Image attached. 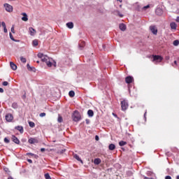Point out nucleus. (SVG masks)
<instances>
[{
    "mask_svg": "<svg viewBox=\"0 0 179 179\" xmlns=\"http://www.w3.org/2000/svg\"><path fill=\"white\" fill-rule=\"evenodd\" d=\"M38 58H40L41 59L42 62H45V64H46L47 66H48V68H51V66H52V65L55 66V68H57V62L55 61L52 60V59H50V57H48V56L44 55V54H43V53H38Z\"/></svg>",
    "mask_w": 179,
    "mask_h": 179,
    "instance_id": "1",
    "label": "nucleus"
},
{
    "mask_svg": "<svg viewBox=\"0 0 179 179\" xmlns=\"http://www.w3.org/2000/svg\"><path fill=\"white\" fill-rule=\"evenodd\" d=\"M72 120L75 122H78L82 120V117L80 116V113L78 110H75L72 115Z\"/></svg>",
    "mask_w": 179,
    "mask_h": 179,
    "instance_id": "2",
    "label": "nucleus"
},
{
    "mask_svg": "<svg viewBox=\"0 0 179 179\" xmlns=\"http://www.w3.org/2000/svg\"><path fill=\"white\" fill-rule=\"evenodd\" d=\"M120 104L122 111H125L126 110L128 109L129 105L127 100L124 99L123 101H121Z\"/></svg>",
    "mask_w": 179,
    "mask_h": 179,
    "instance_id": "3",
    "label": "nucleus"
},
{
    "mask_svg": "<svg viewBox=\"0 0 179 179\" xmlns=\"http://www.w3.org/2000/svg\"><path fill=\"white\" fill-rule=\"evenodd\" d=\"M152 62H162L163 61V57L160 55H152Z\"/></svg>",
    "mask_w": 179,
    "mask_h": 179,
    "instance_id": "4",
    "label": "nucleus"
},
{
    "mask_svg": "<svg viewBox=\"0 0 179 179\" xmlns=\"http://www.w3.org/2000/svg\"><path fill=\"white\" fill-rule=\"evenodd\" d=\"M3 6L6 10V12H9L10 13L11 12H13V6H12L9 3H4Z\"/></svg>",
    "mask_w": 179,
    "mask_h": 179,
    "instance_id": "5",
    "label": "nucleus"
},
{
    "mask_svg": "<svg viewBox=\"0 0 179 179\" xmlns=\"http://www.w3.org/2000/svg\"><path fill=\"white\" fill-rule=\"evenodd\" d=\"M28 142L30 143V145H34L36 143H38L40 141L36 137V138H30L28 140Z\"/></svg>",
    "mask_w": 179,
    "mask_h": 179,
    "instance_id": "6",
    "label": "nucleus"
},
{
    "mask_svg": "<svg viewBox=\"0 0 179 179\" xmlns=\"http://www.w3.org/2000/svg\"><path fill=\"white\" fill-rule=\"evenodd\" d=\"M6 120L8 122H12L13 121V115L10 113L7 114L6 115Z\"/></svg>",
    "mask_w": 179,
    "mask_h": 179,
    "instance_id": "7",
    "label": "nucleus"
},
{
    "mask_svg": "<svg viewBox=\"0 0 179 179\" xmlns=\"http://www.w3.org/2000/svg\"><path fill=\"white\" fill-rule=\"evenodd\" d=\"M125 82H126V83H127L129 85V83H132V82H134V77H132L131 76L126 77Z\"/></svg>",
    "mask_w": 179,
    "mask_h": 179,
    "instance_id": "8",
    "label": "nucleus"
},
{
    "mask_svg": "<svg viewBox=\"0 0 179 179\" xmlns=\"http://www.w3.org/2000/svg\"><path fill=\"white\" fill-rule=\"evenodd\" d=\"M150 31H151L153 34H155V35L157 34V28H156V27H155V26H150Z\"/></svg>",
    "mask_w": 179,
    "mask_h": 179,
    "instance_id": "9",
    "label": "nucleus"
},
{
    "mask_svg": "<svg viewBox=\"0 0 179 179\" xmlns=\"http://www.w3.org/2000/svg\"><path fill=\"white\" fill-rule=\"evenodd\" d=\"M12 141L14 142V143H16V145L20 144V141H19V138H17L16 136H12Z\"/></svg>",
    "mask_w": 179,
    "mask_h": 179,
    "instance_id": "10",
    "label": "nucleus"
},
{
    "mask_svg": "<svg viewBox=\"0 0 179 179\" xmlns=\"http://www.w3.org/2000/svg\"><path fill=\"white\" fill-rule=\"evenodd\" d=\"M29 31L30 36H36V34L37 33L36 29H34L33 27H29Z\"/></svg>",
    "mask_w": 179,
    "mask_h": 179,
    "instance_id": "11",
    "label": "nucleus"
},
{
    "mask_svg": "<svg viewBox=\"0 0 179 179\" xmlns=\"http://www.w3.org/2000/svg\"><path fill=\"white\" fill-rule=\"evenodd\" d=\"M155 13L158 16H162V15H163V10L160 8H158L156 9Z\"/></svg>",
    "mask_w": 179,
    "mask_h": 179,
    "instance_id": "12",
    "label": "nucleus"
},
{
    "mask_svg": "<svg viewBox=\"0 0 179 179\" xmlns=\"http://www.w3.org/2000/svg\"><path fill=\"white\" fill-rule=\"evenodd\" d=\"M21 15L23 16L22 17V20L23 22H27V20H29V18L27 17V14L26 13H22Z\"/></svg>",
    "mask_w": 179,
    "mask_h": 179,
    "instance_id": "13",
    "label": "nucleus"
},
{
    "mask_svg": "<svg viewBox=\"0 0 179 179\" xmlns=\"http://www.w3.org/2000/svg\"><path fill=\"white\" fill-rule=\"evenodd\" d=\"M15 129H17V131H19L20 134H23L24 132V129H23V127L22 126H17L15 127Z\"/></svg>",
    "mask_w": 179,
    "mask_h": 179,
    "instance_id": "14",
    "label": "nucleus"
},
{
    "mask_svg": "<svg viewBox=\"0 0 179 179\" xmlns=\"http://www.w3.org/2000/svg\"><path fill=\"white\" fill-rule=\"evenodd\" d=\"M10 66L13 71H16L17 69V66H16V64H15V63H13V62H10Z\"/></svg>",
    "mask_w": 179,
    "mask_h": 179,
    "instance_id": "15",
    "label": "nucleus"
},
{
    "mask_svg": "<svg viewBox=\"0 0 179 179\" xmlns=\"http://www.w3.org/2000/svg\"><path fill=\"white\" fill-rule=\"evenodd\" d=\"M170 26L172 30H177V24L176 22H171Z\"/></svg>",
    "mask_w": 179,
    "mask_h": 179,
    "instance_id": "16",
    "label": "nucleus"
},
{
    "mask_svg": "<svg viewBox=\"0 0 179 179\" xmlns=\"http://www.w3.org/2000/svg\"><path fill=\"white\" fill-rule=\"evenodd\" d=\"M119 27L120 30H122V31H125V30H127V25H125L124 24H120Z\"/></svg>",
    "mask_w": 179,
    "mask_h": 179,
    "instance_id": "17",
    "label": "nucleus"
},
{
    "mask_svg": "<svg viewBox=\"0 0 179 179\" xmlns=\"http://www.w3.org/2000/svg\"><path fill=\"white\" fill-rule=\"evenodd\" d=\"M73 157H74V159L78 160V162H80V163L83 164V161L82 160V159H80V157H78V155L77 154L74 155Z\"/></svg>",
    "mask_w": 179,
    "mask_h": 179,
    "instance_id": "18",
    "label": "nucleus"
},
{
    "mask_svg": "<svg viewBox=\"0 0 179 179\" xmlns=\"http://www.w3.org/2000/svg\"><path fill=\"white\" fill-rule=\"evenodd\" d=\"M85 45H86V43H85V41H81L79 43L80 50H83V48H85Z\"/></svg>",
    "mask_w": 179,
    "mask_h": 179,
    "instance_id": "19",
    "label": "nucleus"
},
{
    "mask_svg": "<svg viewBox=\"0 0 179 179\" xmlns=\"http://www.w3.org/2000/svg\"><path fill=\"white\" fill-rule=\"evenodd\" d=\"M87 115L89 117H93L94 115V112H93V110H88L87 111Z\"/></svg>",
    "mask_w": 179,
    "mask_h": 179,
    "instance_id": "20",
    "label": "nucleus"
},
{
    "mask_svg": "<svg viewBox=\"0 0 179 179\" xmlns=\"http://www.w3.org/2000/svg\"><path fill=\"white\" fill-rule=\"evenodd\" d=\"M94 163L96 165H99L100 163H101V159L100 158H96L94 160Z\"/></svg>",
    "mask_w": 179,
    "mask_h": 179,
    "instance_id": "21",
    "label": "nucleus"
},
{
    "mask_svg": "<svg viewBox=\"0 0 179 179\" xmlns=\"http://www.w3.org/2000/svg\"><path fill=\"white\" fill-rule=\"evenodd\" d=\"M66 26L69 29H73V22H68Z\"/></svg>",
    "mask_w": 179,
    "mask_h": 179,
    "instance_id": "22",
    "label": "nucleus"
},
{
    "mask_svg": "<svg viewBox=\"0 0 179 179\" xmlns=\"http://www.w3.org/2000/svg\"><path fill=\"white\" fill-rule=\"evenodd\" d=\"M109 150H114L115 149V145L114 144H110L108 146Z\"/></svg>",
    "mask_w": 179,
    "mask_h": 179,
    "instance_id": "23",
    "label": "nucleus"
},
{
    "mask_svg": "<svg viewBox=\"0 0 179 179\" xmlns=\"http://www.w3.org/2000/svg\"><path fill=\"white\" fill-rule=\"evenodd\" d=\"M32 44L34 45V47H37V45H38V40L35 39L33 41Z\"/></svg>",
    "mask_w": 179,
    "mask_h": 179,
    "instance_id": "24",
    "label": "nucleus"
},
{
    "mask_svg": "<svg viewBox=\"0 0 179 179\" xmlns=\"http://www.w3.org/2000/svg\"><path fill=\"white\" fill-rule=\"evenodd\" d=\"M69 96L70 97H75V91L71 90L69 92Z\"/></svg>",
    "mask_w": 179,
    "mask_h": 179,
    "instance_id": "25",
    "label": "nucleus"
},
{
    "mask_svg": "<svg viewBox=\"0 0 179 179\" xmlns=\"http://www.w3.org/2000/svg\"><path fill=\"white\" fill-rule=\"evenodd\" d=\"M127 145V142L124 141H120L119 142V146H125Z\"/></svg>",
    "mask_w": 179,
    "mask_h": 179,
    "instance_id": "26",
    "label": "nucleus"
},
{
    "mask_svg": "<svg viewBox=\"0 0 179 179\" xmlns=\"http://www.w3.org/2000/svg\"><path fill=\"white\" fill-rule=\"evenodd\" d=\"M29 125L31 128H34L36 127V124L34 122H29Z\"/></svg>",
    "mask_w": 179,
    "mask_h": 179,
    "instance_id": "27",
    "label": "nucleus"
},
{
    "mask_svg": "<svg viewBox=\"0 0 179 179\" xmlns=\"http://www.w3.org/2000/svg\"><path fill=\"white\" fill-rule=\"evenodd\" d=\"M20 61H21V62H23V64H26L27 60L26 59V58H24L23 57H20Z\"/></svg>",
    "mask_w": 179,
    "mask_h": 179,
    "instance_id": "28",
    "label": "nucleus"
},
{
    "mask_svg": "<svg viewBox=\"0 0 179 179\" xmlns=\"http://www.w3.org/2000/svg\"><path fill=\"white\" fill-rule=\"evenodd\" d=\"M45 179H52V178H51V176H50L49 173H45Z\"/></svg>",
    "mask_w": 179,
    "mask_h": 179,
    "instance_id": "29",
    "label": "nucleus"
},
{
    "mask_svg": "<svg viewBox=\"0 0 179 179\" xmlns=\"http://www.w3.org/2000/svg\"><path fill=\"white\" fill-rule=\"evenodd\" d=\"M173 45H175V46L178 45V44H179V41H178V40L174 41L173 43Z\"/></svg>",
    "mask_w": 179,
    "mask_h": 179,
    "instance_id": "30",
    "label": "nucleus"
},
{
    "mask_svg": "<svg viewBox=\"0 0 179 179\" xmlns=\"http://www.w3.org/2000/svg\"><path fill=\"white\" fill-rule=\"evenodd\" d=\"M58 122H62L63 119L62 116H59L57 119Z\"/></svg>",
    "mask_w": 179,
    "mask_h": 179,
    "instance_id": "31",
    "label": "nucleus"
},
{
    "mask_svg": "<svg viewBox=\"0 0 179 179\" xmlns=\"http://www.w3.org/2000/svg\"><path fill=\"white\" fill-rule=\"evenodd\" d=\"M10 38L13 40V41H15V38H13V35H12V33H9Z\"/></svg>",
    "mask_w": 179,
    "mask_h": 179,
    "instance_id": "32",
    "label": "nucleus"
},
{
    "mask_svg": "<svg viewBox=\"0 0 179 179\" xmlns=\"http://www.w3.org/2000/svg\"><path fill=\"white\" fill-rule=\"evenodd\" d=\"M3 86H8V85H9V83H8V81H4L2 83Z\"/></svg>",
    "mask_w": 179,
    "mask_h": 179,
    "instance_id": "33",
    "label": "nucleus"
},
{
    "mask_svg": "<svg viewBox=\"0 0 179 179\" xmlns=\"http://www.w3.org/2000/svg\"><path fill=\"white\" fill-rule=\"evenodd\" d=\"M12 107H13V108H17V103H13L12 104Z\"/></svg>",
    "mask_w": 179,
    "mask_h": 179,
    "instance_id": "34",
    "label": "nucleus"
},
{
    "mask_svg": "<svg viewBox=\"0 0 179 179\" xmlns=\"http://www.w3.org/2000/svg\"><path fill=\"white\" fill-rule=\"evenodd\" d=\"M4 142H5V143H9L10 142V141H9V140L8 139V138H4Z\"/></svg>",
    "mask_w": 179,
    "mask_h": 179,
    "instance_id": "35",
    "label": "nucleus"
},
{
    "mask_svg": "<svg viewBox=\"0 0 179 179\" xmlns=\"http://www.w3.org/2000/svg\"><path fill=\"white\" fill-rule=\"evenodd\" d=\"M11 31L15 34V25H13L11 27Z\"/></svg>",
    "mask_w": 179,
    "mask_h": 179,
    "instance_id": "36",
    "label": "nucleus"
},
{
    "mask_svg": "<svg viewBox=\"0 0 179 179\" xmlns=\"http://www.w3.org/2000/svg\"><path fill=\"white\" fill-rule=\"evenodd\" d=\"M39 117H45V113H40Z\"/></svg>",
    "mask_w": 179,
    "mask_h": 179,
    "instance_id": "37",
    "label": "nucleus"
},
{
    "mask_svg": "<svg viewBox=\"0 0 179 179\" xmlns=\"http://www.w3.org/2000/svg\"><path fill=\"white\" fill-rule=\"evenodd\" d=\"M85 122H86V124H87V125H89V124H90V120L86 119V120H85Z\"/></svg>",
    "mask_w": 179,
    "mask_h": 179,
    "instance_id": "38",
    "label": "nucleus"
},
{
    "mask_svg": "<svg viewBox=\"0 0 179 179\" xmlns=\"http://www.w3.org/2000/svg\"><path fill=\"white\" fill-rule=\"evenodd\" d=\"M119 17H124V15L121 14L120 12L117 13Z\"/></svg>",
    "mask_w": 179,
    "mask_h": 179,
    "instance_id": "39",
    "label": "nucleus"
},
{
    "mask_svg": "<svg viewBox=\"0 0 179 179\" xmlns=\"http://www.w3.org/2000/svg\"><path fill=\"white\" fill-rule=\"evenodd\" d=\"M1 26H2L3 28H5V27H6V24H5L4 22H1Z\"/></svg>",
    "mask_w": 179,
    "mask_h": 179,
    "instance_id": "40",
    "label": "nucleus"
},
{
    "mask_svg": "<svg viewBox=\"0 0 179 179\" xmlns=\"http://www.w3.org/2000/svg\"><path fill=\"white\" fill-rule=\"evenodd\" d=\"M27 156H34V154H33L31 152H28V153H27Z\"/></svg>",
    "mask_w": 179,
    "mask_h": 179,
    "instance_id": "41",
    "label": "nucleus"
},
{
    "mask_svg": "<svg viewBox=\"0 0 179 179\" xmlns=\"http://www.w3.org/2000/svg\"><path fill=\"white\" fill-rule=\"evenodd\" d=\"M150 8V6H149V5H148V6H144L143 8V9H148V8Z\"/></svg>",
    "mask_w": 179,
    "mask_h": 179,
    "instance_id": "42",
    "label": "nucleus"
},
{
    "mask_svg": "<svg viewBox=\"0 0 179 179\" xmlns=\"http://www.w3.org/2000/svg\"><path fill=\"white\" fill-rule=\"evenodd\" d=\"M27 69L29 70V71H31V67L30 66V64H27Z\"/></svg>",
    "mask_w": 179,
    "mask_h": 179,
    "instance_id": "43",
    "label": "nucleus"
},
{
    "mask_svg": "<svg viewBox=\"0 0 179 179\" xmlns=\"http://www.w3.org/2000/svg\"><path fill=\"white\" fill-rule=\"evenodd\" d=\"M165 179H171V176H166L165 177Z\"/></svg>",
    "mask_w": 179,
    "mask_h": 179,
    "instance_id": "44",
    "label": "nucleus"
},
{
    "mask_svg": "<svg viewBox=\"0 0 179 179\" xmlns=\"http://www.w3.org/2000/svg\"><path fill=\"white\" fill-rule=\"evenodd\" d=\"M4 33H8V29H6V27L3 28Z\"/></svg>",
    "mask_w": 179,
    "mask_h": 179,
    "instance_id": "45",
    "label": "nucleus"
},
{
    "mask_svg": "<svg viewBox=\"0 0 179 179\" xmlns=\"http://www.w3.org/2000/svg\"><path fill=\"white\" fill-rule=\"evenodd\" d=\"M176 22H177L178 23H179V17H176Z\"/></svg>",
    "mask_w": 179,
    "mask_h": 179,
    "instance_id": "46",
    "label": "nucleus"
},
{
    "mask_svg": "<svg viewBox=\"0 0 179 179\" xmlns=\"http://www.w3.org/2000/svg\"><path fill=\"white\" fill-rule=\"evenodd\" d=\"M113 117H115L116 118H118V116L115 113H113Z\"/></svg>",
    "mask_w": 179,
    "mask_h": 179,
    "instance_id": "47",
    "label": "nucleus"
},
{
    "mask_svg": "<svg viewBox=\"0 0 179 179\" xmlns=\"http://www.w3.org/2000/svg\"><path fill=\"white\" fill-rule=\"evenodd\" d=\"M28 163H33V161L31 159H27Z\"/></svg>",
    "mask_w": 179,
    "mask_h": 179,
    "instance_id": "48",
    "label": "nucleus"
},
{
    "mask_svg": "<svg viewBox=\"0 0 179 179\" xmlns=\"http://www.w3.org/2000/svg\"><path fill=\"white\" fill-rule=\"evenodd\" d=\"M99 136H95V141H99Z\"/></svg>",
    "mask_w": 179,
    "mask_h": 179,
    "instance_id": "49",
    "label": "nucleus"
},
{
    "mask_svg": "<svg viewBox=\"0 0 179 179\" xmlns=\"http://www.w3.org/2000/svg\"><path fill=\"white\" fill-rule=\"evenodd\" d=\"M0 93H3V90L1 87H0Z\"/></svg>",
    "mask_w": 179,
    "mask_h": 179,
    "instance_id": "50",
    "label": "nucleus"
},
{
    "mask_svg": "<svg viewBox=\"0 0 179 179\" xmlns=\"http://www.w3.org/2000/svg\"><path fill=\"white\" fill-rule=\"evenodd\" d=\"M41 152H45V148H41Z\"/></svg>",
    "mask_w": 179,
    "mask_h": 179,
    "instance_id": "51",
    "label": "nucleus"
},
{
    "mask_svg": "<svg viewBox=\"0 0 179 179\" xmlns=\"http://www.w3.org/2000/svg\"><path fill=\"white\" fill-rule=\"evenodd\" d=\"M173 64H174V65H176L177 66V61H174V62H173Z\"/></svg>",
    "mask_w": 179,
    "mask_h": 179,
    "instance_id": "52",
    "label": "nucleus"
},
{
    "mask_svg": "<svg viewBox=\"0 0 179 179\" xmlns=\"http://www.w3.org/2000/svg\"><path fill=\"white\" fill-rule=\"evenodd\" d=\"M144 179H151L150 178H148L146 176H144Z\"/></svg>",
    "mask_w": 179,
    "mask_h": 179,
    "instance_id": "53",
    "label": "nucleus"
},
{
    "mask_svg": "<svg viewBox=\"0 0 179 179\" xmlns=\"http://www.w3.org/2000/svg\"><path fill=\"white\" fill-rule=\"evenodd\" d=\"M8 179H13V178H12L11 176H9V177L8 178Z\"/></svg>",
    "mask_w": 179,
    "mask_h": 179,
    "instance_id": "54",
    "label": "nucleus"
},
{
    "mask_svg": "<svg viewBox=\"0 0 179 179\" xmlns=\"http://www.w3.org/2000/svg\"><path fill=\"white\" fill-rule=\"evenodd\" d=\"M176 179H179V175L176 176Z\"/></svg>",
    "mask_w": 179,
    "mask_h": 179,
    "instance_id": "55",
    "label": "nucleus"
},
{
    "mask_svg": "<svg viewBox=\"0 0 179 179\" xmlns=\"http://www.w3.org/2000/svg\"><path fill=\"white\" fill-rule=\"evenodd\" d=\"M37 64H40V61H36Z\"/></svg>",
    "mask_w": 179,
    "mask_h": 179,
    "instance_id": "56",
    "label": "nucleus"
},
{
    "mask_svg": "<svg viewBox=\"0 0 179 179\" xmlns=\"http://www.w3.org/2000/svg\"><path fill=\"white\" fill-rule=\"evenodd\" d=\"M5 171H8V169H4Z\"/></svg>",
    "mask_w": 179,
    "mask_h": 179,
    "instance_id": "57",
    "label": "nucleus"
},
{
    "mask_svg": "<svg viewBox=\"0 0 179 179\" xmlns=\"http://www.w3.org/2000/svg\"><path fill=\"white\" fill-rule=\"evenodd\" d=\"M144 117H146V112H145V114H144Z\"/></svg>",
    "mask_w": 179,
    "mask_h": 179,
    "instance_id": "58",
    "label": "nucleus"
},
{
    "mask_svg": "<svg viewBox=\"0 0 179 179\" xmlns=\"http://www.w3.org/2000/svg\"><path fill=\"white\" fill-rule=\"evenodd\" d=\"M120 1V2H122V0H119Z\"/></svg>",
    "mask_w": 179,
    "mask_h": 179,
    "instance_id": "59",
    "label": "nucleus"
},
{
    "mask_svg": "<svg viewBox=\"0 0 179 179\" xmlns=\"http://www.w3.org/2000/svg\"><path fill=\"white\" fill-rule=\"evenodd\" d=\"M122 5H120V8H122Z\"/></svg>",
    "mask_w": 179,
    "mask_h": 179,
    "instance_id": "60",
    "label": "nucleus"
},
{
    "mask_svg": "<svg viewBox=\"0 0 179 179\" xmlns=\"http://www.w3.org/2000/svg\"><path fill=\"white\" fill-rule=\"evenodd\" d=\"M172 66H174V64H172Z\"/></svg>",
    "mask_w": 179,
    "mask_h": 179,
    "instance_id": "61",
    "label": "nucleus"
},
{
    "mask_svg": "<svg viewBox=\"0 0 179 179\" xmlns=\"http://www.w3.org/2000/svg\"><path fill=\"white\" fill-rule=\"evenodd\" d=\"M8 1H15V0H8Z\"/></svg>",
    "mask_w": 179,
    "mask_h": 179,
    "instance_id": "62",
    "label": "nucleus"
},
{
    "mask_svg": "<svg viewBox=\"0 0 179 179\" xmlns=\"http://www.w3.org/2000/svg\"><path fill=\"white\" fill-rule=\"evenodd\" d=\"M178 2H179V0H176Z\"/></svg>",
    "mask_w": 179,
    "mask_h": 179,
    "instance_id": "63",
    "label": "nucleus"
}]
</instances>
